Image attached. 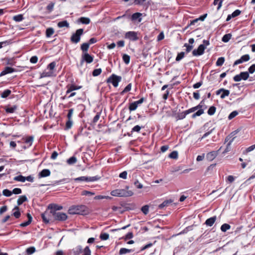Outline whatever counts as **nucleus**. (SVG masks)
<instances>
[{
    "mask_svg": "<svg viewBox=\"0 0 255 255\" xmlns=\"http://www.w3.org/2000/svg\"><path fill=\"white\" fill-rule=\"evenodd\" d=\"M68 213L72 215L80 214L84 215L88 214L89 210L85 205L72 206L69 208Z\"/></svg>",
    "mask_w": 255,
    "mask_h": 255,
    "instance_id": "obj_1",
    "label": "nucleus"
},
{
    "mask_svg": "<svg viewBox=\"0 0 255 255\" xmlns=\"http://www.w3.org/2000/svg\"><path fill=\"white\" fill-rule=\"evenodd\" d=\"M129 186H126L125 189H115L111 191V195L116 197H129L131 196L133 193L131 190H128Z\"/></svg>",
    "mask_w": 255,
    "mask_h": 255,
    "instance_id": "obj_2",
    "label": "nucleus"
},
{
    "mask_svg": "<svg viewBox=\"0 0 255 255\" xmlns=\"http://www.w3.org/2000/svg\"><path fill=\"white\" fill-rule=\"evenodd\" d=\"M84 29L80 28L77 29L76 32L72 34L71 36L70 40L72 43L77 44L80 42L81 36L83 34Z\"/></svg>",
    "mask_w": 255,
    "mask_h": 255,
    "instance_id": "obj_3",
    "label": "nucleus"
},
{
    "mask_svg": "<svg viewBox=\"0 0 255 255\" xmlns=\"http://www.w3.org/2000/svg\"><path fill=\"white\" fill-rule=\"evenodd\" d=\"M122 80V77L117 76L115 74H112L109 78L107 80V82L108 83H112L114 87H117L119 85V83Z\"/></svg>",
    "mask_w": 255,
    "mask_h": 255,
    "instance_id": "obj_4",
    "label": "nucleus"
},
{
    "mask_svg": "<svg viewBox=\"0 0 255 255\" xmlns=\"http://www.w3.org/2000/svg\"><path fill=\"white\" fill-rule=\"evenodd\" d=\"M99 179V177L98 176L93 177H86V176H81L79 177L75 178L74 180L76 182L77 181H85V182H93L97 181Z\"/></svg>",
    "mask_w": 255,
    "mask_h": 255,
    "instance_id": "obj_5",
    "label": "nucleus"
},
{
    "mask_svg": "<svg viewBox=\"0 0 255 255\" xmlns=\"http://www.w3.org/2000/svg\"><path fill=\"white\" fill-rule=\"evenodd\" d=\"M125 38L128 39L130 41H135L138 40V33L133 31H128L126 33Z\"/></svg>",
    "mask_w": 255,
    "mask_h": 255,
    "instance_id": "obj_6",
    "label": "nucleus"
},
{
    "mask_svg": "<svg viewBox=\"0 0 255 255\" xmlns=\"http://www.w3.org/2000/svg\"><path fill=\"white\" fill-rule=\"evenodd\" d=\"M55 220L60 221H65L67 219V215L64 213L51 211Z\"/></svg>",
    "mask_w": 255,
    "mask_h": 255,
    "instance_id": "obj_7",
    "label": "nucleus"
},
{
    "mask_svg": "<svg viewBox=\"0 0 255 255\" xmlns=\"http://www.w3.org/2000/svg\"><path fill=\"white\" fill-rule=\"evenodd\" d=\"M249 77V74L248 72H242L240 74L236 75L233 77L235 82H239L242 80H246Z\"/></svg>",
    "mask_w": 255,
    "mask_h": 255,
    "instance_id": "obj_8",
    "label": "nucleus"
},
{
    "mask_svg": "<svg viewBox=\"0 0 255 255\" xmlns=\"http://www.w3.org/2000/svg\"><path fill=\"white\" fill-rule=\"evenodd\" d=\"M205 48L206 47L204 44H200L197 49H195L193 50V55L195 56H198L202 55L204 52Z\"/></svg>",
    "mask_w": 255,
    "mask_h": 255,
    "instance_id": "obj_9",
    "label": "nucleus"
},
{
    "mask_svg": "<svg viewBox=\"0 0 255 255\" xmlns=\"http://www.w3.org/2000/svg\"><path fill=\"white\" fill-rule=\"evenodd\" d=\"M84 61H86L87 63H91L93 61V57L87 52H85L82 55L81 64H82Z\"/></svg>",
    "mask_w": 255,
    "mask_h": 255,
    "instance_id": "obj_10",
    "label": "nucleus"
},
{
    "mask_svg": "<svg viewBox=\"0 0 255 255\" xmlns=\"http://www.w3.org/2000/svg\"><path fill=\"white\" fill-rule=\"evenodd\" d=\"M219 150L212 151L206 154V159L209 161H211L214 160L216 156L218 155Z\"/></svg>",
    "mask_w": 255,
    "mask_h": 255,
    "instance_id": "obj_11",
    "label": "nucleus"
},
{
    "mask_svg": "<svg viewBox=\"0 0 255 255\" xmlns=\"http://www.w3.org/2000/svg\"><path fill=\"white\" fill-rule=\"evenodd\" d=\"M191 111H190V109L187 110H186L184 112H182L180 113H179L177 114V115L176 116V120L178 121V120H183V119H184L186 116L188 115V114H189L190 113H191Z\"/></svg>",
    "mask_w": 255,
    "mask_h": 255,
    "instance_id": "obj_12",
    "label": "nucleus"
},
{
    "mask_svg": "<svg viewBox=\"0 0 255 255\" xmlns=\"http://www.w3.org/2000/svg\"><path fill=\"white\" fill-rule=\"evenodd\" d=\"M142 13L140 12H135L133 14H132L130 17L131 20L132 21H138V22H140L141 21L142 18H141Z\"/></svg>",
    "mask_w": 255,
    "mask_h": 255,
    "instance_id": "obj_13",
    "label": "nucleus"
},
{
    "mask_svg": "<svg viewBox=\"0 0 255 255\" xmlns=\"http://www.w3.org/2000/svg\"><path fill=\"white\" fill-rule=\"evenodd\" d=\"M15 70L10 67H6L4 70L0 73V77L3 76L7 74L11 73L14 72Z\"/></svg>",
    "mask_w": 255,
    "mask_h": 255,
    "instance_id": "obj_14",
    "label": "nucleus"
},
{
    "mask_svg": "<svg viewBox=\"0 0 255 255\" xmlns=\"http://www.w3.org/2000/svg\"><path fill=\"white\" fill-rule=\"evenodd\" d=\"M217 220V217L216 216L212 217L210 218L207 219L205 222V224L209 227H211L213 225Z\"/></svg>",
    "mask_w": 255,
    "mask_h": 255,
    "instance_id": "obj_15",
    "label": "nucleus"
},
{
    "mask_svg": "<svg viewBox=\"0 0 255 255\" xmlns=\"http://www.w3.org/2000/svg\"><path fill=\"white\" fill-rule=\"evenodd\" d=\"M50 173L51 172L50 170L48 169H44L39 173L38 176L40 178L45 177L49 176L50 175Z\"/></svg>",
    "mask_w": 255,
    "mask_h": 255,
    "instance_id": "obj_16",
    "label": "nucleus"
},
{
    "mask_svg": "<svg viewBox=\"0 0 255 255\" xmlns=\"http://www.w3.org/2000/svg\"><path fill=\"white\" fill-rule=\"evenodd\" d=\"M33 139L34 137L33 136H29L26 137L22 138V140L24 141L25 143L28 144V147L31 146L33 141Z\"/></svg>",
    "mask_w": 255,
    "mask_h": 255,
    "instance_id": "obj_17",
    "label": "nucleus"
},
{
    "mask_svg": "<svg viewBox=\"0 0 255 255\" xmlns=\"http://www.w3.org/2000/svg\"><path fill=\"white\" fill-rule=\"evenodd\" d=\"M27 217L28 218V221L23 223H21L19 225L21 227H24L28 226L32 222V217L29 213L27 214Z\"/></svg>",
    "mask_w": 255,
    "mask_h": 255,
    "instance_id": "obj_18",
    "label": "nucleus"
},
{
    "mask_svg": "<svg viewBox=\"0 0 255 255\" xmlns=\"http://www.w3.org/2000/svg\"><path fill=\"white\" fill-rule=\"evenodd\" d=\"M48 208L50 209L51 210V211H55L57 212V211H59L62 209L63 207L61 206H59L56 204H50L48 206Z\"/></svg>",
    "mask_w": 255,
    "mask_h": 255,
    "instance_id": "obj_19",
    "label": "nucleus"
},
{
    "mask_svg": "<svg viewBox=\"0 0 255 255\" xmlns=\"http://www.w3.org/2000/svg\"><path fill=\"white\" fill-rule=\"evenodd\" d=\"M53 76V71H46L45 70L40 74V78H43L45 77H51Z\"/></svg>",
    "mask_w": 255,
    "mask_h": 255,
    "instance_id": "obj_20",
    "label": "nucleus"
},
{
    "mask_svg": "<svg viewBox=\"0 0 255 255\" xmlns=\"http://www.w3.org/2000/svg\"><path fill=\"white\" fill-rule=\"evenodd\" d=\"M17 106L16 105H13L11 107H6L5 110L7 113H13L17 110Z\"/></svg>",
    "mask_w": 255,
    "mask_h": 255,
    "instance_id": "obj_21",
    "label": "nucleus"
},
{
    "mask_svg": "<svg viewBox=\"0 0 255 255\" xmlns=\"http://www.w3.org/2000/svg\"><path fill=\"white\" fill-rule=\"evenodd\" d=\"M72 251L74 255H79L82 252L83 249L82 246L79 245L74 248Z\"/></svg>",
    "mask_w": 255,
    "mask_h": 255,
    "instance_id": "obj_22",
    "label": "nucleus"
},
{
    "mask_svg": "<svg viewBox=\"0 0 255 255\" xmlns=\"http://www.w3.org/2000/svg\"><path fill=\"white\" fill-rule=\"evenodd\" d=\"M19 210V208L18 206H15L13 209V211L15 210V211L13 213L12 215L16 219L19 218L21 215Z\"/></svg>",
    "mask_w": 255,
    "mask_h": 255,
    "instance_id": "obj_23",
    "label": "nucleus"
},
{
    "mask_svg": "<svg viewBox=\"0 0 255 255\" xmlns=\"http://www.w3.org/2000/svg\"><path fill=\"white\" fill-rule=\"evenodd\" d=\"M27 201V198L25 195H22L18 198L17 203L18 206L21 205L23 202Z\"/></svg>",
    "mask_w": 255,
    "mask_h": 255,
    "instance_id": "obj_24",
    "label": "nucleus"
},
{
    "mask_svg": "<svg viewBox=\"0 0 255 255\" xmlns=\"http://www.w3.org/2000/svg\"><path fill=\"white\" fill-rule=\"evenodd\" d=\"M57 26L59 28H62L63 27H66L68 28V27H69V24L67 22V20H63V21L59 22L57 24Z\"/></svg>",
    "mask_w": 255,
    "mask_h": 255,
    "instance_id": "obj_25",
    "label": "nucleus"
},
{
    "mask_svg": "<svg viewBox=\"0 0 255 255\" xmlns=\"http://www.w3.org/2000/svg\"><path fill=\"white\" fill-rule=\"evenodd\" d=\"M172 203L171 200H167L163 202L161 204L159 205L158 208L159 209H162L164 207L167 206L169 204Z\"/></svg>",
    "mask_w": 255,
    "mask_h": 255,
    "instance_id": "obj_26",
    "label": "nucleus"
},
{
    "mask_svg": "<svg viewBox=\"0 0 255 255\" xmlns=\"http://www.w3.org/2000/svg\"><path fill=\"white\" fill-rule=\"evenodd\" d=\"M90 43H84L81 46V49L83 51V53L87 52L89 48Z\"/></svg>",
    "mask_w": 255,
    "mask_h": 255,
    "instance_id": "obj_27",
    "label": "nucleus"
},
{
    "mask_svg": "<svg viewBox=\"0 0 255 255\" xmlns=\"http://www.w3.org/2000/svg\"><path fill=\"white\" fill-rule=\"evenodd\" d=\"M131 249H127L126 248H121L119 251V255H123L132 252Z\"/></svg>",
    "mask_w": 255,
    "mask_h": 255,
    "instance_id": "obj_28",
    "label": "nucleus"
},
{
    "mask_svg": "<svg viewBox=\"0 0 255 255\" xmlns=\"http://www.w3.org/2000/svg\"><path fill=\"white\" fill-rule=\"evenodd\" d=\"M255 149V144L254 145H252L247 148H246L245 150L243 151V154L244 155L247 154L249 152L253 151Z\"/></svg>",
    "mask_w": 255,
    "mask_h": 255,
    "instance_id": "obj_29",
    "label": "nucleus"
},
{
    "mask_svg": "<svg viewBox=\"0 0 255 255\" xmlns=\"http://www.w3.org/2000/svg\"><path fill=\"white\" fill-rule=\"evenodd\" d=\"M204 104V102L203 101H202L200 104L197 105V106H195L194 107H193L192 108H190V111H191L192 113L195 112V111H196L198 109H201V108H202L203 107V105Z\"/></svg>",
    "mask_w": 255,
    "mask_h": 255,
    "instance_id": "obj_30",
    "label": "nucleus"
},
{
    "mask_svg": "<svg viewBox=\"0 0 255 255\" xmlns=\"http://www.w3.org/2000/svg\"><path fill=\"white\" fill-rule=\"evenodd\" d=\"M77 160L75 156H72L67 160V163L69 165L74 164L76 163Z\"/></svg>",
    "mask_w": 255,
    "mask_h": 255,
    "instance_id": "obj_31",
    "label": "nucleus"
},
{
    "mask_svg": "<svg viewBox=\"0 0 255 255\" xmlns=\"http://www.w3.org/2000/svg\"><path fill=\"white\" fill-rule=\"evenodd\" d=\"M232 34L230 33L226 34L224 35L222 38V40L224 42H228L230 39L231 38Z\"/></svg>",
    "mask_w": 255,
    "mask_h": 255,
    "instance_id": "obj_32",
    "label": "nucleus"
},
{
    "mask_svg": "<svg viewBox=\"0 0 255 255\" xmlns=\"http://www.w3.org/2000/svg\"><path fill=\"white\" fill-rule=\"evenodd\" d=\"M24 19L22 14H18L13 17V19L16 22L21 21Z\"/></svg>",
    "mask_w": 255,
    "mask_h": 255,
    "instance_id": "obj_33",
    "label": "nucleus"
},
{
    "mask_svg": "<svg viewBox=\"0 0 255 255\" xmlns=\"http://www.w3.org/2000/svg\"><path fill=\"white\" fill-rule=\"evenodd\" d=\"M79 21L83 24H88L90 22L89 18L82 17L79 18Z\"/></svg>",
    "mask_w": 255,
    "mask_h": 255,
    "instance_id": "obj_34",
    "label": "nucleus"
},
{
    "mask_svg": "<svg viewBox=\"0 0 255 255\" xmlns=\"http://www.w3.org/2000/svg\"><path fill=\"white\" fill-rule=\"evenodd\" d=\"M36 250L35 247H31L28 248H27L26 250V253L27 255H30L35 253Z\"/></svg>",
    "mask_w": 255,
    "mask_h": 255,
    "instance_id": "obj_35",
    "label": "nucleus"
},
{
    "mask_svg": "<svg viewBox=\"0 0 255 255\" xmlns=\"http://www.w3.org/2000/svg\"><path fill=\"white\" fill-rule=\"evenodd\" d=\"M137 104L135 102H134L133 103H131L129 104L128 109L130 111H133L136 109L137 108Z\"/></svg>",
    "mask_w": 255,
    "mask_h": 255,
    "instance_id": "obj_36",
    "label": "nucleus"
},
{
    "mask_svg": "<svg viewBox=\"0 0 255 255\" xmlns=\"http://www.w3.org/2000/svg\"><path fill=\"white\" fill-rule=\"evenodd\" d=\"M231 228V226L228 224H224L221 227V230L222 232H225L228 230H229Z\"/></svg>",
    "mask_w": 255,
    "mask_h": 255,
    "instance_id": "obj_37",
    "label": "nucleus"
},
{
    "mask_svg": "<svg viewBox=\"0 0 255 255\" xmlns=\"http://www.w3.org/2000/svg\"><path fill=\"white\" fill-rule=\"evenodd\" d=\"M10 94L11 91L8 89H6L1 94V97L2 98H7Z\"/></svg>",
    "mask_w": 255,
    "mask_h": 255,
    "instance_id": "obj_38",
    "label": "nucleus"
},
{
    "mask_svg": "<svg viewBox=\"0 0 255 255\" xmlns=\"http://www.w3.org/2000/svg\"><path fill=\"white\" fill-rule=\"evenodd\" d=\"M225 62V58L223 57H219L216 61V64L217 66H221Z\"/></svg>",
    "mask_w": 255,
    "mask_h": 255,
    "instance_id": "obj_39",
    "label": "nucleus"
},
{
    "mask_svg": "<svg viewBox=\"0 0 255 255\" xmlns=\"http://www.w3.org/2000/svg\"><path fill=\"white\" fill-rule=\"evenodd\" d=\"M14 180L17 181L24 182L25 181V177L21 175H19L18 176H15L14 178Z\"/></svg>",
    "mask_w": 255,
    "mask_h": 255,
    "instance_id": "obj_40",
    "label": "nucleus"
},
{
    "mask_svg": "<svg viewBox=\"0 0 255 255\" xmlns=\"http://www.w3.org/2000/svg\"><path fill=\"white\" fill-rule=\"evenodd\" d=\"M54 32V30L52 28H48L46 30V35L47 37H50Z\"/></svg>",
    "mask_w": 255,
    "mask_h": 255,
    "instance_id": "obj_41",
    "label": "nucleus"
},
{
    "mask_svg": "<svg viewBox=\"0 0 255 255\" xmlns=\"http://www.w3.org/2000/svg\"><path fill=\"white\" fill-rule=\"evenodd\" d=\"M123 60L126 64H128L130 61V56L126 54L123 55Z\"/></svg>",
    "mask_w": 255,
    "mask_h": 255,
    "instance_id": "obj_42",
    "label": "nucleus"
},
{
    "mask_svg": "<svg viewBox=\"0 0 255 255\" xmlns=\"http://www.w3.org/2000/svg\"><path fill=\"white\" fill-rule=\"evenodd\" d=\"M56 66V62L55 61L51 62L47 66V69L49 70V71H52L54 70Z\"/></svg>",
    "mask_w": 255,
    "mask_h": 255,
    "instance_id": "obj_43",
    "label": "nucleus"
},
{
    "mask_svg": "<svg viewBox=\"0 0 255 255\" xmlns=\"http://www.w3.org/2000/svg\"><path fill=\"white\" fill-rule=\"evenodd\" d=\"M216 110V108L215 107L211 106L209 108V109L208 110V114L210 116L213 115L215 114Z\"/></svg>",
    "mask_w": 255,
    "mask_h": 255,
    "instance_id": "obj_44",
    "label": "nucleus"
},
{
    "mask_svg": "<svg viewBox=\"0 0 255 255\" xmlns=\"http://www.w3.org/2000/svg\"><path fill=\"white\" fill-rule=\"evenodd\" d=\"M204 113V110L203 109H199L197 112L195 113L192 115L193 119L195 118L197 116H200Z\"/></svg>",
    "mask_w": 255,
    "mask_h": 255,
    "instance_id": "obj_45",
    "label": "nucleus"
},
{
    "mask_svg": "<svg viewBox=\"0 0 255 255\" xmlns=\"http://www.w3.org/2000/svg\"><path fill=\"white\" fill-rule=\"evenodd\" d=\"M222 92L223 93L220 96L221 98L222 99H224L226 97L228 96L230 94V91L224 88Z\"/></svg>",
    "mask_w": 255,
    "mask_h": 255,
    "instance_id": "obj_46",
    "label": "nucleus"
},
{
    "mask_svg": "<svg viewBox=\"0 0 255 255\" xmlns=\"http://www.w3.org/2000/svg\"><path fill=\"white\" fill-rule=\"evenodd\" d=\"M184 47H186V52L188 53L192 50L193 48V45L186 43L184 44Z\"/></svg>",
    "mask_w": 255,
    "mask_h": 255,
    "instance_id": "obj_47",
    "label": "nucleus"
},
{
    "mask_svg": "<svg viewBox=\"0 0 255 255\" xmlns=\"http://www.w3.org/2000/svg\"><path fill=\"white\" fill-rule=\"evenodd\" d=\"M141 210L144 215H147L149 212V206L148 205H144L142 207Z\"/></svg>",
    "mask_w": 255,
    "mask_h": 255,
    "instance_id": "obj_48",
    "label": "nucleus"
},
{
    "mask_svg": "<svg viewBox=\"0 0 255 255\" xmlns=\"http://www.w3.org/2000/svg\"><path fill=\"white\" fill-rule=\"evenodd\" d=\"M83 253V255H91V252L88 246H87L84 248Z\"/></svg>",
    "mask_w": 255,
    "mask_h": 255,
    "instance_id": "obj_49",
    "label": "nucleus"
},
{
    "mask_svg": "<svg viewBox=\"0 0 255 255\" xmlns=\"http://www.w3.org/2000/svg\"><path fill=\"white\" fill-rule=\"evenodd\" d=\"M69 87L71 88L72 91L80 89L82 88V86H77L74 84L68 85Z\"/></svg>",
    "mask_w": 255,
    "mask_h": 255,
    "instance_id": "obj_50",
    "label": "nucleus"
},
{
    "mask_svg": "<svg viewBox=\"0 0 255 255\" xmlns=\"http://www.w3.org/2000/svg\"><path fill=\"white\" fill-rule=\"evenodd\" d=\"M169 157L172 159H176L178 157V152L177 151H173L171 152L169 155Z\"/></svg>",
    "mask_w": 255,
    "mask_h": 255,
    "instance_id": "obj_51",
    "label": "nucleus"
},
{
    "mask_svg": "<svg viewBox=\"0 0 255 255\" xmlns=\"http://www.w3.org/2000/svg\"><path fill=\"white\" fill-rule=\"evenodd\" d=\"M2 194L6 197H10L12 194V192L8 189H4L2 191Z\"/></svg>",
    "mask_w": 255,
    "mask_h": 255,
    "instance_id": "obj_52",
    "label": "nucleus"
},
{
    "mask_svg": "<svg viewBox=\"0 0 255 255\" xmlns=\"http://www.w3.org/2000/svg\"><path fill=\"white\" fill-rule=\"evenodd\" d=\"M100 238L102 240H107L109 238V235L108 233H101Z\"/></svg>",
    "mask_w": 255,
    "mask_h": 255,
    "instance_id": "obj_53",
    "label": "nucleus"
},
{
    "mask_svg": "<svg viewBox=\"0 0 255 255\" xmlns=\"http://www.w3.org/2000/svg\"><path fill=\"white\" fill-rule=\"evenodd\" d=\"M184 55H185V53L184 52H181L180 53H179L177 54V56H176V61H179L182 58H184Z\"/></svg>",
    "mask_w": 255,
    "mask_h": 255,
    "instance_id": "obj_54",
    "label": "nucleus"
},
{
    "mask_svg": "<svg viewBox=\"0 0 255 255\" xmlns=\"http://www.w3.org/2000/svg\"><path fill=\"white\" fill-rule=\"evenodd\" d=\"M102 72V69L101 68L96 69L93 70L92 74L94 76H99Z\"/></svg>",
    "mask_w": 255,
    "mask_h": 255,
    "instance_id": "obj_55",
    "label": "nucleus"
},
{
    "mask_svg": "<svg viewBox=\"0 0 255 255\" xmlns=\"http://www.w3.org/2000/svg\"><path fill=\"white\" fill-rule=\"evenodd\" d=\"M241 60L243 62H247L249 61L250 59V55L249 54H245L243 55L241 58Z\"/></svg>",
    "mask_w": 255,
    "mask_h": 255,
    "instance_id": "obj_56",
    "label": "nucleus"
},
{
    "mask_svg": "<svg viewBox=\"0 0 255 255\" xmlns=\"http://www.w3.org/2000/svg\"><path fill=\"white\" fill-rule=\"evenodd\" d=\"M81 194L83 196H92L95 195V193L91 191L84 190L82 192Z\"/></svg>",
    "mask_w": 255,
    "mask_h": 255,
    "instance_id": "obj_57",
    "label": "nucleus"
},
{
    "mask_svg": "<svg viewBox=\"0 0 255 255\" xmlns=\"http://www.w3.org/2000/svg\"><path fill=\"white\" fill-rule=\"evenodd\" d=\"M11 43H12L11 40H6V41L0 42V49L1 48L3 47V46H5L6 45L10 44Z\"/></svg>",
    "mask_w": 255,
    "mask_h": 255,
    "instance_id": "obj_58",
    "label": "nucleus"
},
{
    "mask_svg": "<svg viewBox=\"0 0 255 255\" xmlns=\"http://www.w3.org/2000/svg\"><path fill=\"white\" fill-rule=\"evenodd\" d=\"M238 115V112L237 111L232 112L228 116L229 120H232Z\"/></svg>",
    "mask_w": 255,
    "mask_h": 255,
    "instance_id": "obj_59",
    "label": "nucleus"
},
{
    "mask_svg": "<svg viewBox=\"0 0 255 255\" xmlns=\"http://www.w3.org/2000/svg\"><path fill=\"white\" fill-rule=\"evenodd\" d=\"M73 122L72 120H69L67 121L66 123V129H68L71 128L72 126Z\"/></svg>",
    "mask_w": 255,
    "mask_h": 255,
    "instance_id": "obj_60",
    "label": "nucleus"
},
{
    "mask_svg": "<svg viewBox=\"0 0 255 255\" xmlns=\"http://www.w3.org/2000/svg\"><path fill=\"white\" fill-rule=\"evenodd\" d=\"M241 11L240 10L236 9L231 14V16H232L233 18L241 14Z\"/></svg>",
    "mask_w": 255,
    "mask_h": 255,
    "instance_id": "obj_61",
    "label": "nucleus"
},
{
    "mask_svg": "<svg viewBox=\"0 0 255 255\" xmlns=\"http://www.w3.org/2000/svg\"><path fill=\"white\" fill-rule=\"evenodd\" d=\"M249 74H253L255 72V64L252 65L248 69Z\"/></svg>",
    "mask_w": 255,
    "mask_h": 255,
    "instance_id": "obj_62",
    "label": "nucleus"
},
{
    "mask_svg": "<svg viewBox=\"0 0 255 255\" xmlns=\"http://www.w3.org/2000/svg\"><path fill=\"white\" fill-rule=\"evenodd\" d=\"M127 172L126 171H124L120 174L119 177L124 179H126L127 178Z\"/></svg>",
    "mask_w": 255,
    "mask_h": 255,
    "instance_id": "obj_63",
    "label": "nucleus"
},
{
    "mask_svg": "<svg viewBox=\"0 0 255 255\" xmlns=\"http://www.w3.org/2000/svg\"><path fill=\"white\" fill-rule=\"evenodd\" d=\"M41 217H42V219L43 220V221L45 223H46V224L49 223V219L47 217L46 215L45 214H42L41 215Z\"/></svg>",
    "mask_w": 255,
    "mask_h": 255,
    "instance_id": "obj_64",
    "label": "nucleus"
}]
</instances>
